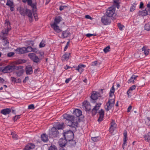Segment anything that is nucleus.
<instances>
[{"label":"nucleus","mask_w":150,"mask_h":150,"mask_svg":"<svg viewBox=\"0 0 150 150\" xmlns=\"http://www.w3.org/2000/svg\"><path fill=\"white\" fill-rule=\"evenodd\" d=\"M64 124L63 122L61 124L57 123L55 125V128L56 129H62V128Z\"/></svg>","instance_id":"obj_34"},{"label":"nucleus","mask_w":150,"mask_h":150,"mask_svg":"<svg viewBox=\"0 0 150 150\" xmlns=\"http://www.w3.org/2000/svg\"><path fill=\"white\" fill-rule=\"evenodd\" d=\"M97 110H98L95 108H93L92 111V114L94 115H96L97 112Z\"/></svg>","instance_id":"obj_49"},{"label":"nucleus","mask_w":150,"mask_h":150,"mask_svg":"<svg viewBox=\"0 0 150 150\" xmlns=\"http://www.w3.org/2000/svg\"><path fill=\"white\" fill-rule=\"evenodd\" d=\"M11 79L12 81H14L16 83L19 82L18 81H17V80L14 77H11Z\"/></svg>","instance_id":"obj_55"},{"label":"nucleus","mask_w":150,"mask_h":150,"mask_svg":"<svg viewBox=\"0 0 150 150\" xmlns=\"http://www.w3.org/2000/svg\"><path fill=\"white\" fill-rule=\"evenodd\" d=\"M32 51L35 53H37L38 50L36 48H32Z\"/></svg>","instance_id":"obj_60"},{"label":"nucleus","mask_w":150,"mask_h":150,"mask_svg":"<svg viewBox=\"0 0 150 150\" xmlns=\"http://www.w3.org/2000/svg\"><path fill=\"white\" fill-rule=\"evenodd\" d=\"M70 54L69 53H65L62 57V60L63 61L67 60L69 59V57Z\"/></svg>","instance_id":"obj_24"},{"label":"nucleus","mask_w":150,"mask_h":150,"mask_svg":"<svg viewBox=\"0 0 150 150\" xmlns=\"http://www.w3.org/2000/svg\"><path fill=\"white\" fill-rule=\"evenodd\" d=\"M25 71L27 74L30 75L33 72L32 67L30 65L27 66L25 68Z\"/></svg>","instance_id":"obj_15"},{"label":"nucleus","mask_w":150,"mask_h":150,"mask_svg":"<svg viewBox=\"0 0 150 150\" xmlns=\"http://www.w3.org/2000/svg\"><path fill=\"white\" fill-rule=\"evenodd\" d=\"M82 107L86 111H90L91 106L89 102L87 101H84L83 103Z\"/></svg>","instance_id":"obj_9"},{"label":"nucleus","mask_w":150,"mask_h":150,"mask_svg":"<svg viewBox=\"0 0 150 150\" xmlns=\"http://www.w3.org/2000/svg\"><path fill=\"white\" fill-rule=\"evenodd\" d=\"M32 48L30 46L28 47H26V53L32 51Z\"/></svg>","instance_id":"obj_41"},{"label":"nucleus","mask_w":150,"mask_h":150,"mask_svg":"<svg viewBox=\"0 0 150 150\" xmlns=\"http://www.w3.org/2000/svg\"><path fill=\"white\" fill-rule=\"evenodd\" d=\"M16 51L19 54H22L26 53V47H23L17 48Z\"/></svg>","instance_id":"obj_17"},{"label":"nucleus","mask_w":150,"mask_h":150,"mask_svg":"<svg viewBox=\"0 0 150 150\" xmlns=\"http://www.w3.org/2000/svg\"><path fill=\"white\" fill-rule=\"evenodd\" d=\"M26 14L29 18V20L30 21L32 18V14L31 10L28 9H26Z\"/></svg>","instance_id":"obj_20"},{"label":"nucleus","mask_w":150,"mask_h":150,"mask_svg":"<svg viewBox=\"0 0 150 150\" xmlns=\"http://www.w3.org/2000/svg\"><path fill=\"white\" fill-rule=\"evenodd\" d=\"M5 30L3 31V34L4 35L7 34L8 32L11 29H9L8 28H6Z\"/></svg>","instance_id":"obj_48"},{"label":"nucleus","mask_w":150,"mask_h":150,"mask_svg":"<svg viewBox=\"0 0 150 150\" xmlns=\"http://www.w3.org/2000/svg\"><path fill=\"white\" fill-rule=\"evenodd\" d=\"M28 80V76L26 77H25V79L24 80L23 82L24 83H25L26 82L27 80Z\"/></svg>","instance_id":"obj_64"},{"label":"nucleus","mask_w":150,"mask_h":150,"mask_svg":"<svg viewBox=\"0 0 150 150\" xmlns=\"http://www.w3.org/2000/svg\"><path fill=\"white\" fill-rule=\"evenodd\" d=\"M45 42L42 40L39 44V47L40 48L44 47L45 45Z\"/></svg>","instance_id":"obj_43"},{"label":"nucleus","mask_w":150,"mask_h":150,"mask_svg":"<svg viewBox=\"0 0 150 150\" xmlns=\"http://www.w3.org/2000/svg\"><path fill=\"white\" fill-rule=\"evenodd\" d=\"M73 114L77 117H79L82 115V112L80 110L76 109L73 111Z\"/></svg>","instance_id":"obj_21"},{"label":"nucleus","mask_w":150,"mask_h":150,"mask_svg":"<svg viewBox=\"0 0 150 150\" xmlns=\"http://www.w3.org/2000/svg\"><path fill=\"white\" fill-rule=\"evenodd\" d=\"M112 107L109 103L107 102L105 106V110L108 111L111 109Z\"/></svg>","instance_id":"obj_30"},{"label":"nucleus","mask_w":150,"mask_h":150,"mask_svg":"<svg viewBox=\"0 0 150 150\" xmlns=\"http://www.w3.org/2000/svg\"><path fill=\"white\" fill-rule=\"evenodd\" d=\"M20 118V115H16L13 118V120L14 121H16L17 119Z\"/></svg>","instance_id":"obj_50"},{"label":"nucleus","mask_w":150,"mask_h":150,"mask_svg":"<svg viewBox=\"0 0 150 150\" xmlns=\"http://www.w3.org/2000/svg\"><path fill=\"white\" fill-rule=\"evenodd\" d=\"M69 35L70 33L68 31H64L62 33V37L64 38H67Z\"/></svg>","instance_id":"obj_28"},{"label":"nucleus","mask_w":150,"mask_h":150,"mask_svg":"<svg viewBox=\"0 0 150 150\" xmlns=\"http://www.w3.org/2000/svg\"><path fill=\"white\" fill-rule=\"evenodd\" d=\"M98 64V62L97 61H95L93 62L91 64V65L93 66H95Z\"/></svg>","instance_id":"obj_58"},{"label":"nucleus","mask_w":150,"mask_h":150,"mask_svg":"<svg viewBox=\"0 0 150 150\" xmlns=\"http://www.w3.org/2000/svg\"><path fill=\"white\" fill-rule=\"evenodd\" d=\"M67 140L65 138L64 139L61 138L59 142V146L61 147H63L65 146V145L66 144Z\"/></svg>","instance_id":"obj_11"},{"label":"nucleus","mask_w":150,"mask_h":150,"mask_svg":"<svg viewBox=\"0 0 150 150\" xmlns=\"http://www.w3.org/2000/svg\"><path fill=\"white\" fill-rule=\"evenodd\" d=\"M59 134V132L57 130V129L54 127L51 129V131L49 132V135L50 137H57Z\"/></svg>","instance_id":"obj_8"},{"label":"nucleus","mask_w":150,"mask_h":150,"mask_svg":"<svg viewBox=\"0 0 150 150\" xmlns=\"http://www.w3.org/2000/svg\"><path fill=\"white\" fill-rule=\"evenodd\" d=\"M69 41L67 42L66 45L65 46L64 49V51H66L68 47V46L69 45Z\"/></svg>","instance_id":"obj_56"},{"label":"nucleus","mask_w":150,"mask_h":150,"mask_svg":"<svg viewBox=\"0 0 150 150\" xmlns=\"http://www.w3.org/2000/svg\"><path fill=\"white\" fill-rule=\"evenodd\" d=\"M101 105V103L97 104L94 108L98 110Z\"/></svg>","instance_id":"obj_51"},{"label":"nucleus","mask_w":150,"mask_h":150,"mask_svg":"<svg viewBox=\"0 0 150 150\" xmlns=\"http://www.w3.org/2000/svg\"><path fill=\"white\" fill-rule=\"evenodd\" d=\"M124 142L122 144V147L124 149V146L127 143V134L126 130H125L124 132Z\"/></svg>","instance_id":"obj_16"},{"label":"nucleus","mask_w":150,"mask_h":150,"mask_svg":"<svg viewBox=\"0 0 150 150\" xmlns=\"http://www.w3.org/2000/svg\"><path fill=\"white\" fill-rule=\"evenodd\" d=\"M51 26L57 33H59L61 31V30L59 28L57 25L55 24V23H52L51 24Z\"/></svg>","instance_id":"obj_14"},{"label":"nucleus","mask_w":150,"mask_h":150,"mask_svg":"<svg viewBox=\"0 0 150 150\" xmlns=\"http://www.w3.org/2000/svg\"><path fill=\"white\" fill-rule=\"evenodd\" d=\"M35 145L33 144H30L27 145L25 147L24 150H30L34 148Z\"/></svg>","instance_id":"obj_19"},{"label":"nucleus","mask_w":150,"mask_h":150,"mask_svg":"<svg viewBox=\"0 0 150 150\" xmlns=\"http://www.w3.org/2000/svg\"><path fill=\"white\" fill-rule=\"evenodd\" d=\"M6 5L9 6L11 7L13 6V2L10 0H8L7 1V2L6 3Z\"/></svg>","instance_id":"obj_42"},{"label":"nucleus","mask_w":150,"mask_h":150,"mask_svg":"<svg viewBox=\"0 0 150 150\" xmlns=\"http://www.w3.org/2000/svg\"><path fill=\"white\" fill-rule=\"evenodd\" d=\"M14 54V53L13 52H10L8 53L7 54V56L9 57H12Z\"/></svg>","instance_id":"obj_54"},{"label":"nucleus","mask_w":150,"mask_h":150,"mask_svg":"<svg viewBox=\"0 0 150 150\" xmlns=\"http://www.w3.org/2000/svg\"><path fill=\"white\" fill-rule=\"evenodd\" d=\"M144 137L145 140H147L148 141L150 140V132H149L147 134L145 135Z\"/></svg>","instance_id":"obj_37"},{"label":"nucleus","mask_w":150,"mask_h":150,"mask_svg":"<svg viewBox=\"0 0 150 150\" xmlns=\"http://www.w3.org/2000/svg\"><path fill=\"white\" fill-rule=\"evenodd\" d=\"M63 117L64 119L68 121V125L69 126L73 127L78 126V122L74 116L65 114L63 115Z\"/></svg>","instance_id":"obj_1"},{"label":"nucleus","mask_w":150,"mask_h":150,"mask_svg":"<svg viewBox=\"0 0 150 150\" xmlns=\"http://www.w3.org/2000/svg\"><path fill=\"white\" fill-rule=\"evenodd\" d=\"M115 8L114 7H111L109 8L107 10L106 14V16L108 17H113L114 18L116 16V14L115 13Z\"/></svg>","instance_id":"obj_4"},{"label":"nucleus","mask_w":150,"mask_h":150,"mask_svg":"<svg viewBox=\"0 0 150 150\" xmlns=\"http://www.w3.org/2000/svg\"><path fill=\"white\" fill-rule=\"evenodd\" d=\"M48 150H57V149L55 145H52L49 147Z\"/></svg>","instance_id":"obj_39"},{"label":"nucleus","mask_w":150,"mask_h":150,"mask_svg":"<svg viewBox=\"0 0 150 150\" xmlns=\"http://www.w3.org/2000/svg\"><path fill=\"white\" fill-rule=\"evenodd\" d=\"M115 91V89L114 88V86H113L112 88H111L110 90V95L109 96L110 97H112V96H113L114 95V93Z\"/></svg>","instance_id":"obj_35"},{"label":"nucleus","mask_w":150,"mask_h":150,"mask_svg":"<svg viewBox=\"0 0 150 150\" xmlns=\"http://www.w3.org/2000/svg\"><path fill=\"white\" fill-rule=\"evenodd\" d=\"M29 57L34 62L38 64L40 62L41 59L34 53H29L28 54Z\"/></svg>","instance_id":"obj_5"},{"label":"nucleus","mask_w":150,"mask_h":150,"mask_svg":"<svg viewBox=\"0 0 150 150\" xmlns=\"http://www.w3.org/2000/svg\"><path fill=\"white\" fill-rule=\"evenodd\" d=\"M110 47L109 46L104 48L103 51L105 53L107 52L110 51Z\"/></svg>","instance_id":"obj_44"},{"label":"nucleus","mask_w":150,"mask_h":150,"mask_svg":"<svg viewBox=\"0 0 150 150\" xmlns=\"http://www.w3.org/2000/svg\"><path fill=\"white\" fill-rule=\"evenodd\" d=\"M137 77V76L134 75H132L130 79L127 82L129 83H133L134 82V80L136 79Z\"/></svg>","instance_id":"obj_26"},{"label":"nucleus","mask_w":150,"mask_h":150,"mask_svg":"<svg viewBox=\"0 0 150 150\" xmlns=\"http://www.w3.org/2000/svg\"><path fill=\"white\" fill-rule=\"evenodd\" d=\"M63 135L65 139L67 140L70 141L74 138V134L71 130H68L66 132H64Z\"/></svg>","instance_id":"obj_3"},{"label":"nucleus","mask_w":150,"mask_h":150,"mask_svg":"<svg viewBox=\"0 0 150 150\" xmlns=\"http://www.w3.org/2000/svg\"><path fill=\"white\" fill-rule=\"evenodd\" d=\"M34 108H35V107L34 106V105L33 104H31V105H29L28 106V109H34Z\"/></svg>","instance_id":"obj_52"},{"label":"nucleus","mask_w":150,"mask_h":150,"mask_svg":"<svg viewBox=\"0 0 150 150\" xmlns=\"http://www.w3.org/2000/svg\"><path fill=\"white\" fill-rule=\"evenodd\" d=\"M26 9H25L22 7H20L19 9V12L23 16H25V15Z\"/></svg>","instance_id":"obj_31"},{"label":"nucleus","mask_w":150,"mask_h":150,"mask_svg":"<svg viewBox=\"0 0 150 150\" xmlns=\"http://www.w3.org/2000/svg\"><path fill=\"white\" fill-rule=\"evenodd\" d=\"M111 126L110 127L109 130L111 133H112L114 130L116 129V125L114 120H112L111 124Z\"/></svg>","instance_id":"obj_13"},{"label":"nucleus","mask_w":150,"mask_h":150,"mask_svg":"<svg viewBox=\"0 0 150 150\" xmlns=\"http://www.w3.org/2000/svg\"><path fill=\"white\" fill-rule=\"evenodd\" d=\"M85 18L87 19H89L90 20L92 19V18L89 15H86L85 16Z\"/></svg>","instance_id":"obj_59"},{"label":"nucleus","mask_w":150,"mask_h":150,"mask_svg":"<svg viewBox=\"0 0 150 150\" xmlns=\"http://www.w3.org/2000/svg\"><path fill=\"white\" fill-rule=\"evenodd\" d=\"M136 6V4L135 3H134L133 4V5L130 8V11L131 12H132L135 9V7Z\"/></svg>","instance_id":"obj_46"},{"label":"nucleus","mask_w":150,"mask_h":150,"mask_svg":"<svg viewBox=\"0 0 150 150\" xmlns=\"http://www.w3.org/2000/svg\"><path fill=\"white\" fill-rule=\"evenodd\" d=\"M86 67V65L83 64L79 65L78 66L77 68L76 69V70H78L81 73L83 70V69Z\"/></svg>","instance_id":"obj_22"},{"label":"nucleus","mask_w":150,"mask_h":150,"mask_svg":"<svg viewBox=\"0 0 150 150\" xmlns=\"http://www.w3.org/2000/svg\"><path fill=\"white\" fill-rule=\"evenodd\" d=\"M11 111V110L10 108H7L2 110L1 111V113L4 115H6L9 114Z\"/></svg>","instance_id":"obj_18"},{"label":"nucleus","mask_w":150,"mask_h":150,"mask_svg":"<svg viewBox=\"0 0 150 150\" xmlns=\"http://www.w3.org/2000/svg\"><path fill=\"white\" fill-rule=\"evenodd\" d=\"M144 29L147 30H150V24H147L145 25L144 26Z\"/></svg>","instance_id":"obj_40"},{"label":"nucleus","mask_w":150,"mask_h":150,"mask_svg":"<svg viewBox=\"0 0 150 150\" xmlns=\"http://www.w3.org/2000/svg\"><path fill=\"white\" fill-rule=\"evenodd\" d=\"M5 26L6 28L9 29H11V27L10 25V24L9 21L7 20H6L5 23Z\"/></svg>","instance_id":"obj_33"},{"label":"nucleus","mask_w":150,"mask_h":150,"mask_svg":"<svg viewBox=\"0 0 150 150\" xmlns=\"http://www.w3.org/2000/svg\"><path fill=\"white\" fill-rule=\"evenodd\" d=\"M71 79V78H69L66 80L65 82L66 83H68Z\"/></svg>","instance_id":"obj_62"},{"label":"nucleus","mask_w":150,"mask_h":150,"mask_svg":"<svg viewBox=\"0 0 150 150\" xmlns=\"http://www.w3.org/2000/svg\"><path fill=\"white\" fill-rule=\"evenodd\" d=\"M87 37H90L91 36L94 35L91 34H87L86 35Z\"/></svg>","instance_id":"obj_63"},{"label":"nucleus","mask_w":150,"mask_h":150,"mask_svg":"<svg viewBox=\"0 0 150 150\" xmlns=\"http://www.w3.org/2000/svg\"><path fill=\"white\" fill-rule=\"evenodd\" d=\"M117 25L119 28L121 30H122L123 28L124 27V25H122L120 23H118Z\"/></svg>","instance_id":"obj_47"},{"label":"nucleus","mask_w":150,"mask_h":150,"mask_svg":"<svg viewBox=\"0 0 150 150\" xmlns=\"http://www.w3.org/2000/svg\"><path fill=\"white\" fill-rule=\"evenodd\" d=\"M27 3L32 8L33 10L36 9V6L33 3L32 0H28Z\"/></svg>","instance_id":"obj_27"},{"label":"nucleus","mask_w":150,"mask_h":150,"mask_svg":"<svg viewBox=\"0 0 150 150\" xmlns=\"http://www.w3.org/2000/svg\"><path fill=\"white\" fill-rule=\"evenodd\" d=\"M67 7V6H62L59 7V10L60 11H62L66 8Z\"/></svg>","instance_id":"obj_57"},{"label":"nucleus","mask_w":150,"mask_h":150,"mask_svg":"<svg viewBox=\"0 0 150 150\" xmlns=\"http://www.w3.org/2000/svg\"><path fill=\"white\" fill-rule=\"evenodd\" d=\"M11 135H12V137L14 139H18V136L14 132H11Z\"/></svg>","instance_id":"obj_45"},{"label":"nucleus","mask_w":150,"mask_h":150,"mask_svg":"<svg viewBox=\"0 0 150 150\" xmlns=\"http://www.w3.org/2000/svg\"><path fill=\"white\" fill-rule=\"evenodd\" d=\"M136 87V86L135 85H133L129 88V90L127 92V94L128 96H129V93H130V91L135 89Z\"/></svg>","instance_id":"obj_32"},{"label":"nucleus","mask_w":150,"mask_h":150,"mask_svg":"<svg viewBox=\"0 0 150 150\" xmlns=\"http://www.w3.org/2000/svg\"><path fill=\"white\" fill-rule=\"evenodd\" d=\"M42 140L44 142H46L48 141V136L45 134H43L41 135Z\"/></svg>","instance_id":"obj_29"},{"label":"nucleus","mask_w":150,"mask_h":150,"mask_svg":"<svg viewBox=\"0 0 150 150\" xmlns=\"http://www.w3.org/2000/svg\"><path fill=\"white\" fill-rule=\"evenodd\" d=\"M98 113L99 116L98 121V122H100L103 120V118L104 117V111L103 110L101 109L99 111Z\"/></svg>","instance_id":"obj_12"},{"label":"nucleus","mask_w":150,"mask_h":150,"mask_svg":"<svg viewBox=\"0 0 150 150\" xmlns=\"http://www.w3.org/2000/svg\"><path fill=\"white\" fill-rule=\"evenodd\" d=\"M91 139L93 141L95 142L98 141L100 139V137H91Z\"/></svg>","instance_id":"obj_38"},{"label":"nucleus","mask_w":150,"mask_h":150,"mask_svg":"<svg viewBox=\"0 0 150 150\" xmlns=\"http://www.w3.org/2000/svg\"><path fill=\"white\" fill-rule=\"evenodd\" d=\"M144 53L146 55H147L148 54L149 51L147 50H144Z\"/></svg>","instance_id":"obj_61"},{"label":"nucleus","mask_w":150,"mask_h":150,"mask_svg":"<svg viewBox=\"0 0 150 150\" xmlns=\"http://www.w3.org/2000/svg\"><path fill=\"white\" fill-rule=\"evenodd\" d=\"M2 40L3 45L6 47L8 46L9 42L7 38H3Z\"/></svg>","instance_id":"obj_25"},{"label":"nucleus","mask_w":150,"mask_h":150,"mask_svg":"<svg viewBox=\"0 0 150 150\" xmlns=\"http://www.w3.org/2000/svg\"><path fill=\"white\" fill-rule=\"evenodd\" d=\"M102 23L104 25H108L111 22L110 18L106 16H102L101 18Z\"/></svg>","instance_id":"obj_7"},{"label":"nucleus","mask_w":150,"mask_h":150,"mask_svg":"<svg viewBox=\"0 0 150 150\" xmlns=\"http://www.w3.org/2000/svg\"><path fill=\"white\" fill-rule=\"evenodd\" d=\"M62 18L60 16H58L55 18L54 22L53 23H55V24L57 25L62 21Z\"/></svg>","instance_id":"obj_23"},{"label":"nucleus","mask_w":150,"mask_h":150,"mask_svg":"<svg viewBox=\"0 0 150 150\" xmlns=\"http://www.w3.org/2000/svg\"><path fill=\"white\" fill-rule=\"evenodd\" d=\"M112 106H113L115 103V100L114 99H109L108 102Z\"/></svg>","instance_id":"obj_36"},{"label":"nucleus","mask_w":150,"mask_h":150,"mask_svg":"<svg viewBox=\"0 0 150 150\" xmlns=\"http://www.w3.org/2000/svg\"><path fill=\"white\" fill-rule=\"evenodd\" d=\"M147 8L145 10L139 12V14L142 16H145L147 15H150V1L147 5Z\"/></svg>","instance_id":"obj_6"},{"label":"nucleus","mask_w":150,"mask_h":150,"mask_svg":"<svg viewBox=\"0 0 150 150\" xmlns=\"http://www.w3.org/2000/svg\"><path fill=\"white\" fill-rule=\"evenodd\" d=\"M21 68L20 66L7 65L2 70V71L4 73H7L13 71L14 70H18Z\"/></svg>","instance_id":"obj_2"},{"label":"nucleus","mask_w":150,"mask_h":150,"mask_svg":"<svg viewBox=\"0 0 150 150\" xmlns=\"http://www.w3.org/2000/svg\"><path fill=\"white\" fill-rule=\"evenodd\" d=\"M100 96V95L99 93L96 92L95 93H93L91 96V102L93 103H95V100H96Z\"/></svg>","instance_id":"obj_10"},{"label":"nucleus","mask_w":150,"mask_h":150,"mask_svg":"<svg viewBox=\"0 0 150 150\" xmlns=\"http://www.w3.org/2000/svg\"><path fill=\"white\" fill-rule=\"evenodd\" d=\"M39 54L40 55V59H41L42 58H43V54H44V53H43V52H39Z\"/></svg>","instance_id":"obj_53"}]
</instances>
